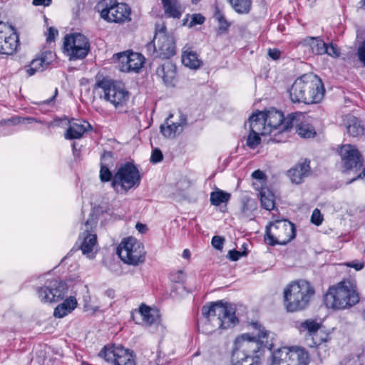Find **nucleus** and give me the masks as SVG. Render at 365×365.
I'll list each match as a JSON object with an SVG mask.
<instances>
[{
    "label": "nucleus",
    "instance_id": "obj_44",
    "mask_svg": "<svg viewBox=\"0 0 365 365\" xmlns=\"http://www.w3.org/2000/svg\"><path fill=\"white\" fill-rule=\"evenodd\" d=\"M323 217L321 214V212L318 209L314 210L312 212V216H311V222L316 225H320L322 222Z\"/></svg>",
    "mask_w": 365,
    "mask_h": 365
},
{
    "label": "nucleus",
    "instance_id": "obj_23",
    "mask_svg": "<svg viewBox=\"0 0 365 365\" xmlns=\"http://www.w3.org/2000/svg\"><path fill=\"white\" fill-rule=\"evenodd\" d=\"M263 115L267 127L271 128V133L277 129L280 131H285L284 130V124L285 120L287 119V117L284 118L281 111L274 108H271L263 112Z\"/></svg>",
    "mask_w": 365,
    "mask_h": 365
},
{
    "label": "nucleus",
    "instance_id": "obj_9",
    "mask_svg": "<svg viewBox=\"0 0 365 365\" xmlns=\"http://www.w3.org/2000/svg\"><path fill=\"white\" fill-rule=\"evenodd\" d=\"M120 259L128 264L137 266L145 260V251L141 242L135 238H124L117 249Z\"/></svg>",
    "mask_w": 365,
    "mask_h": 365
},
{
    "label": "nucleus",
    "instance_id": "obj_35",
    "mask_svg": "<svg viewBox=\"0 0 365 365\" xmlns=\"http://www.w3.org/2000/svg\"><path fill=\"white\" fill-rule=\"evenodd\" d=\"M182 62L185 66L192 69L200 68L202 64V61L198 58L197 53L192 50L183 51Z\"/></svg>",
    "mask_w": 365,
    "mask_h": 365
},
{
    "label": "nucleus",
    "instance_id": "obj_28",
    "mask_svg": "<svg viewBox=\"0 0 365 365\" xmlns=\"http://www.w3.org/2000/svg\"><path fill=\"white\" fill-rule=\"evenodd\" d=\"M291 346H282L272 353L271 365H290Z\"/></svg>",
    "mask_w": 365,
    "mask_h": 365
},
{
    "label": "nucleus",
    "instance_id": "obj_39",
    "mask_svg": "<svg viewBox=\"0 0 365 365\" xmlns=\"http://www.w3.org/2000/svg\"><path fill=\"white\" fill-rule=\"evenodd\" d=\"M259 135H261V133H255L250 130L247 139V145L252 149L255 148L260 143L261 139Z\"/></svg>",
    "mask_w": 365,
    "mask_h": 365
},
{
    "label": "nucleus",
    "instance_id": "obj_20",
    "mask_svg": "<svg viewBox=\"0 0 365 365\" xmlns=\"http://www.w3.org/2000/svg\"><path fill=\"white\" fill-rule=\"evenodd\" d=\"M311 173L310 161L304 159L289 169L287 172V176L292 183L299 185L302 183L304 179L309 176Z\"/></svg>",
    "mask_w": 365,
    "mask_h": 365
},
{
    "label": "nucleus",
    "instance_id": "obj_34",
    "mask_svg": "<svg viewBox=\"0 0 365 365\" xmlns=\"http://www.w3.org/2000/svg\"><path fill=\"white\" fill-rule=\"evenodd\" d=\"M300 333L307 332L309 336H314L321 328V324L314 319H306L297 325Z\"/></svg>",
    "mask_w": 365,
    "mask_h": 365
},
{
    "label": "nucleus",
    "instance_id": "obj_17",
    "mask_svg": "<svg viewBox=\"0 0 365 365\" xmlns=\"http://www.w3.org/2000/svg\"><path fill=\"white\" fill-rule=\"evenodd\" d=\"M95 224L96 222L93 218L88 219L84 224V231L80 235L78 241L82 253L89 259L94 258L96 255L97 237L96 234L92 233Z\"/></svg>",
    "mask_w": 365,
    "mask_h": 365
},
{
    "label": "nucleus",
    "instance_id": "obj_19",
    "mask_svg": "<svg viewBox=\"0 0 365 365\" xmlns=\"http://www.w3.org/2000/svg\"><path fill=\"white\" fill-rule=\"evenodd\" d=\"M114 56L120 62V70L123 72L138 71L145 61L143 56L134 52L118 53Z\"/></svg>",
    "mask_w": 365,
    "mask_h": 365
},
{
    "label": "nucleus",
    "instance_id": "obj_61",
    "mask_svg": "<svg viewBox=\"0 0 365 365\" xmlns=\"http://www.w3.org/2000/svg\"><path fill=\"white\" fill-rule=\"evenodd\" d=\"M182 257L185 259H189L190 257V252L187 249L184 250Z\"/></svg>",
    "mask_w": 365,
    "mask_h": 365
},
{
    "label": "nucleus",
    "instance_id": "obj_24",
    "mask_svg": "<svg viewBox=\"0 0 365 365\" xmlns=\"http://www.w3.org/2000/svg\"><path fill=\"white\" fill-rule=\"evenodd\" d=\"M249 128L251 132L266 135L271 133V128L267 127L263 112L253 113L249 118Z\"/></svg>",
    "mask_w": 365,
    "mask_h": 365
},
{
    "label": "nucleus",
    "instance_id": "obj_36",
    "mask_svg": "<svg viewBox=\"0 0 365 365\" xmlns=\"http://www.w3.org/2000/svg\"><path fill=\"white\" fill-rule=\"evenodd\" d=\"M262 207L267 210L274 208L275 201L274 194L267 187H262L259 192Z\"/></svg>",
    "mask_w": 365,
    "mask_h": 365
},
{
    "label": "nucleus",
    "instance_id": "obj_13",
    "mask_svg": "<svg viewBox=\"0 0 365 365\" xmlns=\"http://www.w3.org/2000/svg\"><path fill=\"white\" fill-rule=\"evenodd\" d=\"M67 284L63 281L53 278L47 279L44 285L37 289L38 297L41 302L53 303L61 300L66 294Z\"/></svg>",
    "mask_w": 365,
    "mask_h": 365
},
{
    "label": "nucleus",
    "instance_id": "obj_25",
    "mask_svg": "<svg viewBox=\"0 0 365 365\" xmlns=\"http://www.w3.org/2000/svg\"><path fill=\"white\" fill-rule=\"evenodd\" d=\"M326 43H324L320 38L319 37H306L302 39L299 46L304 47L305 51L315 55H322L324 54V46Z\"/></svg>",
    "mask_w": 365,
    "mask_h": 365
},
{
    "label": "nucleus",
    "instance_id": "obj_51",
    "mask_svg": "<svg viewBox=\"0 0 365 365\" xmlns=\"http://www.w3.org/2000/svg\"><path fill=\"white\" fill-rule=\"evenodd\" d=\"M58 30L54 29L53 27H50L48 29L46 33V41L48 42H51L55 40L56 36L58 35Z\"/></svg>",
    "mask_w": 365,
    "mask_h": 365
},
{
    "label": "nucleus",
    "instance_id": "obj_7",
    "mask_svg": "<svg viewBox=\"0 0 365 365\" xmlns=\"http://www.w3.org/2000/svg\"><path fill=\"white\" fill-rule=\"evenodd\" d=\"M140 182V175L138 168L127 163L121 165L113 177L111 187L119 194H125L129 190L138 187Z\"/></svg>",
    "mask_w": 365,
    "mask_h": 365
},
{
    "label": "nucleus",
    "instance_id": "obj_3",
    "mask_svg": "<svg viewBox=\"0 0 365 365\" xmlns=\"http://www.w3.org/2000/svg\"><path fill=\"white\" fill-rule=\"evenodd\" d=\"M289 92L292 101L309 104L319 103L323 99L324 88L319 78L313 73H307L298 78Z\"/></svg>",
    "mask_w": 365,
    "mask_h": 365
},
{
    "label": "nucleus",
    "instance_id": "obj_57",
    "mask_svg": "<svg viewBox=\"0 0 365 365\" xmlns=\"http://www.w3.org/2000/svg\"><path fill=\"white\" fill-rule=\"evenodd\" d=\"M25 70L28 76H31L34 75L36 72H38L36 68H35V67L31 63L29 66L25 67Z\"/></svg>",
    "mask_w": 365,
    "mask_h": 365
},
{
    "label": "nucleus",
    "instance_id": "obj_33",
    "mask_svg": "<svg viewBox=\"0 0 365 365\" xmlns=\"http://www.w3.org/2000/svg\"><path fill=\"white\" fill-rule=\"evenodd\" d=\"M113 155L111 152H104L101 157L100 178L102 182L113 180L112 173L108 168V161H111Z\"/></svg>",
    "mask_w": 365,
    "mask_h": 365
},
{
    "label": "nucleus",
    "instance_id": "obj_31",
    "mask_svg": "<svg viewBox=\"0 0 365 365\" xmlns=\"http://www.w3.org/2000/svg\"><path fill=\"white\" fill-rule=\"evenodd\" d=\"M76 306V299L74 297H70L56 307L53 315L57 318H62L74 310Z\"/></svg>",
    "mask_w": 365,
    "mask_h": 365
},
{
    "label": "nucleus",
    "instance_id": "obj_58",
    "mask_svg": "<svg viewBox=\"0 0 365 365\" xmlns=\"http://www.w3.org/2000/svg\"><path fill=\"white\" fill-rule=\"evenodd\" d=\"M359 178H363V179L364 180V181H365V169H364L362 172H361V173H358V174H357L355 177H354L351 180H350L349 181H348V182H347V183H348V184H349V183H351V182H352L355 181L356 180L359 179Z\"/></svg>",
    "mask_w": 365,
    "mask_h": 365
},
{
    "label": "nucleus",
    "instance_id": "obj_64",
    "mask_svg": "<svg viewBox=\"0 0 365 365\" xmlns=\"http://www.w3.org/2000/svg\"><path fill=\"white\" fill-rule=\"evenodd\" d=\"M57 93H58V91L57 89L55 90V94L54 96L52 97V98H51L50 100L47 101V103H48L49 102L52 101L53 100V98L56 97V96L57 95Z\"/></svg>",
    "mask_w": 365,
    "mask_h": 365
},
{
    "label": "nucleus",
    "instance_id": "obj_30",
    "mask_svg": "<svg viewBox=\"0 0 365 365\" xmlns=\"http://www.w3.org/2000/svg\"><path fill=\"white\" fill-rule=\"evenodd\" d=\"M165 14L168 17L180 19L183 9L178 0H161Z\"/></svg>",
    "mask_w": 365,
    "mask_h": 365
},
{
    "label": "nucleus",
    "instance_id": "obj_63",
    "mask_svg": "<svg viewBox=\"0 0 365 365\" xmlns=\"http://www.w3.org/2000/svg\"><path fill=\"white\" fill-rule=\"evenodd\" d=\"M360 8L365 9V0H361L359 2Z\"/></svg>",
    "mask_w": 365,
    "mask_h": 365
},
{
    "label": "nucleus",
    "instance_id": "obj_59",
    "mask_svg": "<svg viewBox=\"0 0 365 365\" xmlns=\"http://www.w3.org/2000/svg\"><path fill=\"white\" fill-rule=\"evenodd\" d=\"M22 119H24V123H40V120L33 117H22Z\"/></svg>",
    "mask_w": 365,
    "mask_h": 365
},
{
    "label": "nucleus",
    "instance_id": "obj_50",
    "mask_svg": "<svg viewBox=\"0 0 365 365\" xmlns=\"http://www.w3.org/2000/svg\"><path fill=\"white\" fill-rule=\"evenodd\" d=\"M252 177L254 179L258 180L261 185L264 184L266 181L265 174L260 170H257L252 173Z\"/></svg>",
    "mask_w": 365,
    "mask_h": 365
},
{
    "label": "nucleus",
    "instance_id": "obj_45",
    "mask_svg": "<svg viewBox=\"0 0 365 365\" xmlns=\"http://www.w3.org/2000/svg\"><path fill=\"white\" fill-rule=\"evenodd\" d=\"M224 242V237L215 235L212 238L211 244L214 248L221 250L222 249Z\"/></svg>",
    "mask_w": 365,
    "mask_h": 365
},
{
    "label": "nucleus",
    "instance_id": "obj_52",
    "mask_svg": "<svg viewBox=\"0 0 365 365\" xmlns=\"http://www.w3.org/2000/svg\"><path fill=\"white\" fill-rule=\"evenodd\" d=\"M357 54L360 61L365 66V41L359 47Z\"/></svg>",
    "mask_w": 365,
    "mask_h": 365
},
{
    "label": "nucleus",
    "instance_id": "obj_56",
    "mask_svg": "<svg viewBox=\"0 0 365 365\" xmlns=\"http://www.w3.org/2000/svg\"><path fill=\"white\" fill-rule=\"evenodd\" d=\"M51 1L52 0H33L32 4L34 6H48Z\"/></svg>",
    "mask_w": 365,
    "mask_h": 365
},
{
    "label": "nucleus",
    "instance_id": "obj_27",
    "mask_svg": "<svg viewBox=\"0 0 365 365\" xmlns=\"http://www.w3.org/2000/svg\"><path fill=\"white\" fill-rule=\"evenodd\" d=\"M309 363V352L303 347L291 346L290 365H308Z\"/></svg>",
    "mask_w": 365,
    "mask_h": 365
},
{
    "label": "nucleus",
    "instance_id": "obj_6",
    "mask_svg": "<svg viewBox=\"0 0 365 365\" xmlns=\"http://www.w3.org/2000/svg\"><path fill=\"white\" fill-rule=\"evenodd\" d=\"M296 236V229L293 223L287 220H278L270 222L266 227L265 242L270 245H285Z\"/></svg>",
    "mask_w": 365,
    "mask_h": 365
},
{
    "label": "nucleus",
    "instance_id": "obj_42",
    "mask_svg": "<svg viewBox=\"0 0 365 365\" xmlns=\"http://www.w3.org/2000/svg\"><path fill=\"white\" fill-rule=\"evenodd\" d=\"M170 280L175 283H182L185 281V274L182 270L173 272L170 276Z\"/></svg>",
    "mask_w": 365,
    "mask_h": 365
},
{
    "label": "nucleus",
    "instance_id": "obj_18",
    "mask_svg": "<svg viewBox=\"0 0 365 365\" xmlns=\"http://www.w3.org/2000/svg\"><path fill=\"white\" fill-rule=\"evenodd\" d=\"M19 38L11 26L0 22V53L12 55L16 52Z\"/></svg>",
    "mask_w": 365,
    "mask_h": 365
},
{
    "label": "nucleus",
    "instance_id": "obj_11",
    "mask_svg": "<svg viewBox=\"0 0 365 365\" xmlns=\"http://www.w3.org/2000/svg\"><path fill=\"white\" fill-rule=\"evenodd\" d=\"M101 16L109 22L122 23L130 20V9L123 3H118L117 0H101L98 4Z\"/></svg>",
    "mask_w": 365,
    "mask_h": 365
},
{
    "label": "nucleus",
    "instance_id": "obj_4",
    "mask_svg": "<svg viewBox=\"0 0 365 365\" xmlns=\"http://www.w3.org/2000/svg\"><path fill=\"white\" fill-rule=\"evenodd\" d=\"M359 302L356 285L350 280H343L330 287L324 297L326 306L335 310L350 308Z\"/></svg>",
    "mask_w": 365,
    "mask_h": 365
},
{
    "label": "nucleus",
    "instance_id": "obj_53",
    "mask_svg": "<svg viewBox=\"0 0 365 365\" xmlns=\"http://www.w3.org/2000/svg\"><path fill=\"white\" fill-rule=\"evenodd\" d=\"M346 265L349 267L354 268L356 271L361 270L364 268V263L354 260L350 262L346 263Z\"/></svg>",
    "mask_w": 365,
    "mask_h": 365
},
{
    "label": "nucleus",
    "instance_id": "obj_14",
    "mask_svg": "<svg viewBox=\"0 0 365 365\" xmlns=\"http://www.w3.org/2000/svg\"><path fill=\"white\" fill-rule=\"evenodd\" d=\"M99 356L113 365H136L133 351L120 345L105 346L100 351Z\"/></svg>",
    "mask_w": 365,
    "mask_h": 365
},
{
    "label": "nucleus",
    "instance_id": "obj_48",
    "mask_svg": "<svg viewBox=\"0 0 365 365\" xmlns=\"http://www.w3.org/2000/svg\"><path fill=\"white\" fill-rule=\"evenodd\" d=\"M191 18H192L191 21L189 24L190 27H192L197 24H202L204 23L205 19V17L200 14H192Z\"/></svg>",
    "mask_w": 365,
    "mask_h": 365
},
{
    "label": "nucleus",
    "instance_id": "obj_5",
    "mask_svg": "<svg viewBox=\"0 0 365 365\" xmlns=\"http://www.w3.org/2000/svg\"><path fill=\"white\" fill-rule=\"evenodd\" d=\"M314 294V288L307 281L301 280L290 284L284 290V301L287 310L294 312L304 309Z\"/></svg>",
    "mask_w": 365,
    "mask_h": 365
},
{
    "label": "nucleus",
    "instance_id": "obj_41",
    "mask_svg": "<svg viewBox=\"0 0 365 365\" xmlns=\"http://www.w3.org/2000/svg\"><path fill=\"white\" fill-rule=\"evenodd\" d=\"M324 50H325L324 53H327L331 57L338 58L340 56V50L333 43H326Z\"/></svg>",
    "mask_w": 365,
    "mask_h": 365
},
{
    "label": "nucleus",
    "instance_id": "obj_60",
    "mask_svg": "<svg viewBox=\"0 0 365 365\" xmlns=\"http://www.w3.org/2000/svg\"><path fill=\"white\" fill-rule=\"evenodd\" d=\"M135 227L136 229L140 232H143L145 230V225L139 222L136 224Z\"/></svg>",
    "mask_w": 365,
    "mask_h": 365
},
{
    "label": "nucleus",
    "instance_id": "obj_46",
    "mask_svg": "<svg viewBox=\"0 0 365 365\" xmlns=\"http://www.w3.org/2000/svg\"><path fill=\"white\" fill-rule=\"evenodd\" d=\"M24 123V119L21 116H15L7 120H3L0 121V125H16L18 124Z\"/></svg>",
    "mask_w": 365,
    "mask_h": 365
},
{
    "label": "nucleus",
    "instance_id": "obj_54",
    "mask_svg": "<svg viewBox=\"0 0 365 365\" xmlns=\"http://www.w3.org/2000/svg\"><path fill=\"white\" fill-rule=\"evenodd\" d=\"M41 61V59L39 58V57H38V58H34L31 62V64H32L35 67V68H36L38 71H43L46 69V68L44 67V66L42 64V63Z\"/></svg>",
    "mask_w": 365,
    "mask_h": 365
},
{
    "label": "nucleus",
    "instance_id": "obj_26",
    "mask_svg": "<svg viewBox=\"0 0 365 365\" xmlns=\"http://www.w3.org/2000/svg\"><path fill=\"white\" fill-rule=\"evenodd\" d=\"M91 128V125L86 121H72L70 122L65 137L68 139H78L83 136L84 133Z\"/></svg>",
    "mask_w": 365,
    "mask_h": 365
},
{
    "label": "nucleus",
    "instance_id": "obj_12",
    "mask_svg": "<svg viewBox=\"0 0 365 365\" xmlns=\"http://www.w3.org/2000/svg\"><path fill=\"white\" fill-rule=\"evenodd\" d=\"M63 51L70 60L83 59L90 51V43L84 35L72 34L65 36Z\"/></svg>",
    "mask_w": 365,
    "mask_h": 365
},
{
    "label": "nucleus",
    "instance_id": "obj_47",
    "mask_svg": "<svg viewBox=\"0 0 365 365\" xmlns=\"http://www.w3.org/2000/svg\"><path fill=\"white\" fill-rule=\"evenodd\" d=\"M163 155L161 150L158 148H155L152 151L150 161L153 163H157L163 160Z\"/></svg>",
    "mask_w": 365,
    "mask_h": 365
},
{
    "label": "nucleus",
    "instance_id": "obj_15",
    "mask_svg": "<svg viewBox=\"0 0 365 365\" xmlns=\"http://www.w3.org/2000/svg\"><path fill=\"white\" fill-rule=\"evenodd\" d=\"M339 153L341 158V163L344 172L351 171L357 173L363 166V158L359 150L351 144L341 146Z\"/></svg>",
    "mask_w": 365,
    "mask_h": 365
},
{
    "label": "nucleus",
    "instance_id": "obj_49",
    "mask_svg": "<svg viewBox=\"0 0 365 365\" xmlns=\"http://www.w3.org/2000/svg\"><path fill=\"white\" fill-rule=\"evenodd\" d=\"M247 255V252H240V251H237L235 250H230L229 252H228V257L230 258V259H231L232 261H237L242 256H246Z\"/></svg>",
    "mask_w": 365,
    "mask_h": 365
},
{
    "label": "nucleus",
    "instance_id": "obj_40",
    "mask_svg": "<svg viewBox=\"0 0 365 365\" xmlns=\"http://www.w3.org/2000/svg\"><path fill=\"white\" fill-rule=\"evenodd\" d=\"M39 58L41 59V62L44 66V67L47 68L51 62L54 60L55 54L51 51H46L41 54Z\"/></svg>",
    "mask_w": 365,
    "mask_h": 365
},
{
    "label": "nucleus",
    "instance_id": "obj_62",
    "mask_svg": "<svg viewBox=\"0 0 365 365\" xmlns=\"http://www.w3.org/2000/svg\"><path fill=\"white\" fill-rule=\"evenodd\" d=\"M106 294H108V297H113L114 291L113 290H108L106 292Z\"/></svg>",
    "mask_w": 365,
    "mask_h": 365
},
{
    "label": "nucleus",
    "instance_id": "obj_29",
    "mask_svg": "<svg viewBox=\"0 0 365 365\" xmlns=\"http://www.w3.org/2000/svg\"><path fill=\"white\" fill-rule=\"evenodd\" d=\"M344 123L347 130V133L353 137H359L364 134V127L360 121L356 117L348 115L344 118Z\"/></svg>",
    "mask_w": 365,
    "mask_h": 365
},
{
    "label": "nucleus",
    "instance_id": "obj_22",
    "mask_svg": "<svg viewBox=\"0 0 365 365\" xmlns=\"http://www.w3.org/2000/svg\"><path fill=\"white\" fill-rule=\"evenodd\" d=\"M166 86L173 87L176 82V66L171 61H166L159 66L155 72Z\"/></svg>",
    "mask_w": 365,
    "mask_h": 365
},
{
    "label": "nucleus",
    "instance_id": "obj_37",
    "mask_svg": "<svg viewBox=\"0 0 365 365\" xmlns=\"http://www.w3.org/2000/svg\"><path fill=\"white\" fill-rule=\"evenodd\" d=\"M231 195L229 192H224L222 190H217L210 193V202L212 205L219 206L222 203L227 202L230 199Z\"/></svg>",
    "mask_w": 365,
    "mask_h": 365
},
{
    "label": "nucleus",
    "instance_id": "obj_32",
    "mask_svg": "<svg viewBox=\"0 0 365 365\" xmlns=\"http://www.w3.org/2000/svg\"><path fill=\"white\" fill-rule=\"evenodd\" d=\"M139 313L142 317L143 322L147 326L157 324L158 326L159 314L158 313L151 309L149 307L142 304L139 307Z\"/></svg>",
    "mask_w": 365,
    "mask_h": 365
},
{
    "label": "nucleus",
    "instance_id": "obj_16",
    "mask_svg": "<svg viewBox=\"0 0 365 365\" xmlns=\"http://www.w3.org/2000/svg\"><path fill=\"white\" fill-rule=\"evenodd\" d=\"M294 127L296 133L303 138H313L316 135L315 129L305 120V115L302 113H295L287 116L284 130L289 131Z\"/></svg>",
    "mask_w": 365,
    "mask_h": 365
},
{
    "label": "nucleus",
    "instance_id": "obj_2",
    "mask_svg": "<svg viewBox=\"0 0 365 365\" xmlns=\"http://www.w3.org/2000/svg\"><path fill=\"white\" fill-rule=\"evenodd\" d=\"M202 314L204 319L201 324V330L205 334L229 329L238 322L231 306L223 304L221 301L205 304L202 308Z\"/></svg>",
    "mask_w": 365,
    "mask_h": 365
},
{
    "label": "nucleus",
    "instance_id": "obj_21",
    "mask_svg": "<svg viewBox=\"0 0 365 365\" xmlns=\"http://www.w3.org/2000/svg\"><path fill=\"white\" fill-rule=\"evenodd\" d=\"M173 115H170L165 123L160 125L161 133L168 138H174L177 135H179L186 125V117L184 115L181 114L179 120L177 122L170 121Z\"/></svg>",
    "mask_w": 365,
    "mask_h": 365
},
{
    "label": "nucleus",
    "instance_id": "obj_38",
    "mask_svg": "<svg viewBox=\"0 0 365 365\" xmlns=\"http://www.w3.org/2000/svg\"><path fill=\"white\" fill-rule=\"evenodd\" d=\"M238 14H247L251 8V0H227Z\"/></svg>",
    "mask_w": 365,
    "mask_h": 365
},
{
    "label": "nucleus",
    "instance_id": "obj_8",
    "mask_svg": "<svg viewBox=\"0 0 365 365\" xmlns=\"http://www.w3.org/2000/svg\"><path fill=\"white\" fill-rule=\"evenodd\" d=\"M166 28L163 25L156 26V33L153 42L147 45L148 50L153 48L155 57L170 58L176 53L175 38L165 32Z\"/></svg>",
    "mask_w": 365,
    "mask_h": 365
},
{
    "label": "nucleus",
    "instance_id": "obj_55",
    "mask_svg": "<svg viewBox=\"0 0 365 365\" xmlns=\"http://www.w3.org/2000/svg\"><path fill=\"white\" fill-rule=\"evenodd\" d=\"M268 55L273 60H277L280 57V51L277 48H269L268 50Z\"/></svg>",
    "mask_w": 365,
    "mask_h": 365
},
{
    "label": "nucleus",
    "instance_id": "obj_10",
    "mask_svg": "<svg viewBox=\"0 0 365 365\" xmlns=\"http://www.w3.org/2000/svg\"><path fill=\"white\" fill-rule=\"evenodd\" d=\"M94 88H101L104 93V99L112 103L115 108L125 105L129 98V93L122 83L108 78H104L98 81Z\"/></svg>",
    "mask_w": 365,
    "mask_h": 365
},
{
    "label": "nucleus",
    "instance_id": "obj_43",
    "mask_svg": "<svg viewBox=\"0 0 365 365\" xmlns=\"http://www.w3.org/2000/svg\"><path fill=\"white\" fill-rule=\"evenodd\" d=\"M215 19L217 20L219 23V29L220 30L226 31L230 26L229 23L221 13H217L215 14Z\"/></svg>",
    "mask_w": 365,
    "mask_h": 365
},
{
    "label": "nucleus",
    "instance_id": "obj_1",
    "mask_svg": "<svg viewBox=\"0 0 365 365\" xmlns=\"http://www.w3.org/2000/svg\"><path fill=\"white\" fill-rule=\"evenodd\" d=\"M250 325L257 333L255 336L242 334L235 339L231 354L232 365H258L264 349H272L274 346V333L265 329L258 322H252Z\"/></svg>",
    "mask_w": 365,
    "mask_h": 365
}]
</instances>
